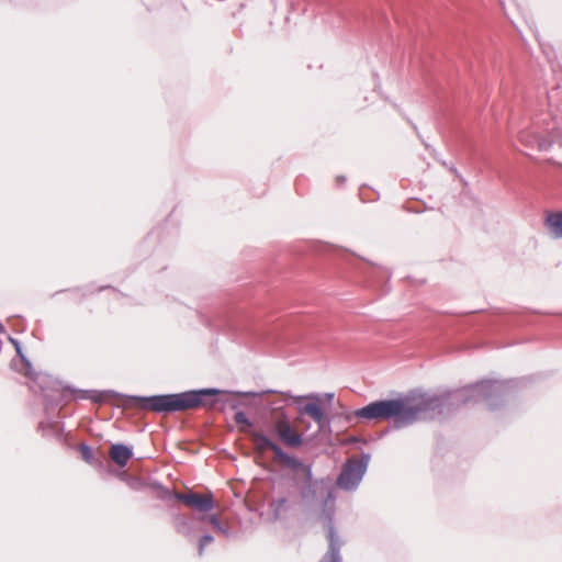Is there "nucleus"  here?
I'll list each match as a JSON object with an SVG mask.
<instances>
[{
    "label": "nucleus",
    "instance_id": "12",
    "mask_svg": "<svg viewBox=\"0 0 562 562\" xmlns=\"http://www.w3.org/2000/svg\"><path fill=\"white\" fill-rule=\"evenodd\" d=\"M234 422L238 426V430L240 432H244L249 436L251 432L255 431V429H252L251 422L248 419V417L246 416V414L244 412L235 413Z\"/></svg>",
    "mask_w": 562,
    "mask_h": 562
},
{
    "label": "nucleus",
    "instance_id": "10",
    "mask_svg": "<svg viewBox=\"0 0 562 562\" xmlns=\"http://www.w3.org/2000/svg\"><path fill=\"white\" fill-rule=\"evenodd\" d=\"M111 460L120 467H125L132 458V450L124 445H112L109 450Z\"/></svg>",
    "mask_w": 562,
    "mask_h": 562
},
{
    "label": "nucleus",
    "instance_id": "17",
    "mask_svg": "<svg viewBox=\"0 0 562 562\" xmlns=\"http://www.w3.org/2000/svg\"><path fill=\"white\" fill-rule=\"evenodd\" d=\"M210 521H211L213 525H216V524L218 522V520H217L216 516H212V517L210 518Z\"/></svg>",
    "mask_w": 562,
    "mask_h": 562
},
{
    "label": "nucleus",
    "instance_id": "14",
    "mask_svg": "<svg viewBox=\"0 0 562 562\" xmlns=\"http://www.w3.org/2000/svg\"><path fill=\"white\" fill-rule=\"evenodd\" d=\"M212 541H213V537H211V536H203L200 539V542H199V553H200V555L203 554V550H204L205 546L210 544Z\"/></svg>",
    "mask_w": 562,
    "mask_h": 562
},
{
    "label": "nucleus",
    "instance_id": "6",
    "mask_svg": "<svg viewBox=\"0 0 562 562\" xmlns=\"http://www.w3.org/2000/svg\"><path fill=\"white\" fill-rule=\"evenodd\" d=\"M308 402L299 408L300 414L310 416L319 429H323L327 423L321 398L317 395H310L306 397Z\"/></svg>",
    "mask_w": 562,
    "mask_h": 562
},
{
    "label": "nucleus",
    "instance_id": "1",
    "mask_svg": "<svg viewBox=\"0 0 562 562\" xmlns=\"http://www.w3.org/2000/svg\"><path fill=\"white\" fill-rule=\"evenodd\" d=\"M440 406L436 396L417 395L407 398L384 400L370 403L352 413L357 418L383 420L396 417L398 425L413 423L418 416Z\"/></svg>",
    "mask_w": 562,
    "mask_h": 562
},
{
    "label": "nucleus",
    "instance_id": "16",
    "mask_svg": "<svg viewBox=\"0 0 562 562\" xmlns=\"http://www.w3.org/2000/svg\"><path fill=\"white\" fill-rule=\"evenodd\" d=\"M81 451H82V456L86 460H88L89 456H90V449L87 447V446H82L81 447Z\"/></svg>",
    "mask_w": 562,
    "mask_h": 562
},
{
    "label": "nucleus",
    "instance_id": "7",
    "mask_svg": "<svg viewBox=\"0 0 562 562\" xmlns=\"http://www.w3.org/2000/svg\"><path fill=\"white\" fill-rule=\"evenodd\" d=\"M252 443L259 452H265L270 450L273 452L274 457L278 451L281 449L279 445H277L273 440H271L268 436H266L262 431L255 430L249 435Z\"/></svg>",
    "mask_w": 562,
    "mask_h": 562
},
{
    "label": "nucleus",
    "instance_id": "2",
    "mask_svg": "<svg viewBox=\"0 0 562 562\" xmlns=\"http://www.w3.org/2000/svg\"><path fill=\"white\" fill-rule=\"evenodd\" d=\"M214 390L158 395L140 400V407L156 413L183 412L199 407L202 395L214 394Z\"/></svg>",
    "mask_w": 562,
    "mask_h": 562
},
{
    "label": "nucleus",
    "instance_id": "5",
    "mask_svg": "<svg viewBox=\"0 0 562 562\" xmlns=\"http://www.w3.org/2000/svg\"><path fill=\"white\" fill-rule=\"evenodd\" d=\"M177 498L182 502L186 506L194 508L199 512L206 513L214 508V499L211 493H181L177 495Z\"/></svg>",
    "mask_w": 562,
    "mask_h": 562
},
{
    "label": "nucleus",
    "instance_id": "18",
    "mask_svg": "<svg viewBox=\"0 0 562 562\" xmlns=\"http://www.w3.org/2000/svg\"><path fill=\"white\" fill-rule=\"evenodd\" d=\"M304 397L303 396H299L295 398V402H301Z\"/></svg>",
    "mask_w": 562,
    "mask_h": 562
},
{
    "label": "nucleus",
    "instance_id": "13",
    "mask_svg": "<svg viewBox=\"0 0 562 562\" xmlns=\"http://www.w3.org/2000/svg\"><path fill=\"white\" fill-rule=\"evenodd\" d=\"M286 498L285 497H281L279 499H276L271 503V507H272V510H273V514H274V517L278 518L282 510L285 508L286 506Z\"/></svg>",
    "mask_w": 562,
    "mask_h": 562
},
{
    "label": "nucleus",
    "instance_id": "15",
    "mask_svg": "<svg viewBox=\"0 0 562 562\" xmlns=\"http://www.w3.org/2000/svg\"><path fill=\"white\" fill-rule=\"evenodd\" d=\"M488 389V384L485 383V382H482V383H477L476 385H474L472 387V391L477 394V395H481L483 394L486 390Z\"/></svg>",
    "mask_w": 562,
    "mask_h": 562
},
{
    "label": "nucleus",
    "instance_id": "4",
    "mask_svg": "<svg viewBox=\"0 0 562 562\" xmlns=\"http://www.w3.org/2000/svg\"><path fill=\"white\" fill-rule=\"evenodd\" d=\"M364 473V464L356 459H349L344 465L337 479V485L342 490H352L361 481Z\"/></svg>",
    "mask_w": 562,
    "mask_h": 562
},
{
    "label": "nucleus",
    "instance_id": "8",
    "mask_svg": "<svg viewBox=\"0 0 562 562\" xmlns=\"http://www.w3.org/2000/svg\"><path fill=\"white\" fill-rule=\"evenodd\" d=\"M279 462H281L282 464L286 465L288 468L292 469V470H300L302 472L305 473L306 477L310 480L311 476H312V470H311V467L307 465V464H304L302 461H300L299 459L294 458V457H291L289 456L288 453H285L283 451V449L281 448L277 456L274 457Z\"/></svg>",
    "mask_w": 562,
    "mask_h": 562
},
{
    "label": "nucleus",
    "instance_id": "19",
    "mask_svg": "<svg viewBox=\"0 0 562 562\" xmlns=\"http://www.w3.org/2000/svg\"><path fill=\"white\" fill-rule=\"evenodd\" d=\"M337 180H338V181H342V180H344V178H342V177H338V178H337Z\"/></svg>",
    "mask_w": 562,
    "mask_h": 562
},
{
    "label": "nucleus",
    "instance_id": "11",
    "mask_svg": "<svg viewBox=\"0 0 562 562\" xmlns=\"http://www.w3.org/2000/svg\"><path fill=\"white\" fill-rule=\"evenodd\" d=\"M546 225L555 238L562 237V212L549 213L546 217Z\"/></svg>",
    "mask_w": 562,
    "mask_h": 562
},
{
    "label": "nucleus",
    "instance_id": "9",
    "mask_svg": "<svg viewBox=\"0 0 562 562\" xmlns=\"http://www.w3.org/2000/svg\"><path fill=\"white\" fill-rule=\"evenodd\" d=\"M518 138L522 145L527 147H538L540 150L548 149L551 145V143L529 130L521 131Z\"/></svg>",
    "mask_w": 562,
    "mask_h": 562
},
{
    "label": "nucleus",
    "instance_id": "3",
    "mask_svg": "<svg viewBox=\"0 0 562 562\" xmlns=\"http://www.w3.org/2000/svg\"><path fill=\"white\" fill-rule=\"evenodd\" d=\"M272 431L277 438L289 448H299L303 445V436L290 423L285 414H280L272 424Z\"/></svg>",
    "mask_w": 562,
    "mask_h": 562
}]
</instances>
